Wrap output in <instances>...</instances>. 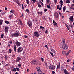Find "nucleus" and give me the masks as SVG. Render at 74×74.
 Masks as SVG:
<instances>
[{"label": "nucleus", "instance_id": "nucleus-24", "mask_svg": "<svg viewBox=\"0 0 74 74\" xmlns=\"http://www.w3.org/2000/svg\"><path fill=\"white\" fill-rule=\"evenodd\" d=\"M14 69V67H11V70L12 71H13Z\"/></svg>", "mask_w": 74, "mask_h": 74}, {"label": "nucleus", "instance_id": "nucleus-23", "mask_svg": "<svg viewBox=\"0 0 74 74\" xmlns=\"http://www.w3.org/2000/svg\"><path fill=\"white\" fill-rule=\"evenodd\" d=\"M11 37H15V33H13L11 35Z\"/></svg>", "mask_w": 74, "mask_h": 74}, {"label": "nucleus", "instance_id": "nucleus-22", "mask_svg": "<svg viewBox=\"0 0 74 74\" xmlns=\"http://www.w3.org/2000/svg\"><path fill=\"white\" fill-rule=\"evenodd\" d=\"M31 1V2H32L33 4H34L36 1V0H32Z\"/></svg>", "mask_w": 74, "mask_h": 74}, {"label": "nucleus", "instance_id": "nucleus-36", "mask_svg": "<svg viewBox=\"0 0 74 74\" xmlns=\"http://www.w3.org/2000/svg\"><path fill=\"white\" fill-rule=\"evenodd\" d=\"M26 0L27 4H29V0Z\"/></svg>", "mask_w": 74, "mask_h": 74}, {"label": "nucleus", "instance_id": "nucleus-39", "mask_svg": "<svg viewBox=\"0 0 74 74\" xmlns=\"http://www.w3.org/2000/svg\"><path fill=\"white\" fill-rule=\"evenodd\" d=\"M57 0H54V3H55V4H56L57 3Z\"/></svg>", "mask_w": 74, "mask_h": 74}, {"label": "nucleus", "instance_id": "nucleus-15", "mask_svg": "<svg viewBox=\"0 0 74 74\" xmlns=\"http://www.w3.org/2000/svg\"><path fill=\"white\" fill-rule=\"evenodd\" d=\"M36 68L38 71L39 72H41V68L40 67H37Z\"/></svg>", "mask_w": 74, "mask_h": 74}, {"label": "nucleus", "instance_id": "nucleus-61", "mask_svg": "<svg viewBox=\"0 0 74 74\" xmlns=\"http://www.w3.org/2000/svg\"><path fill=\"white\" fill-rule=\"evenodd\" d=\"M58 9L59 10H62V7Z\"/></svg>", "mask_w": 74, "mask_h": 74}, {"label": "nucleus", "instance_id": "nucleus-5", "mask_svg": "<svg viewBox=\"0 0 74 74\" xmlns=\"http://www.w3.org/2000/svg\"><path fill=\"white\" fill-rule=\"evenodd\" d=\"M49 69L51 70H53L55 69V66L54 65H51L49 67Z\"/></svg>", "mask_w": 74, "mask_h": 74}, {"label": "nucleus", "instance_id": "nucleus-30", "mask_svg": "<svg viewBox=\"0 0 74 74\" xmlns=\"http://www.w3.org/2000/svg\"><path fill=\"white\" fill-rule=\"evenodd\" d=\"M12 52V50H11V49H10L9 50V53H11Z\"/></svg>", "mask_w": 74, "mask_h": 74}, {"label": "nucleus", "instance_id": "nucleus-20", "mask_svg": "<svg viewBox=\"0 0 74 74\" xmlns=\"http://www.w3.org/2000/svg\"><path fill=\"white\" fill-rule=\"evenodd\" d=\"M63 12H64L66 11V7L64 6L63 8Z\"/></svg>", "mask_w": 74, "mask_h": 74}, {"label": "nucleus", "instance_id": "nucleus-52", "mask_svg": "<svg viewBox=\"0 0 74 74\" xmlns=\"http://www.w3.org/2000/svg\"><path fill=\"white\" fill-rule=\"evenodd\" d=\"M18 67H21V64H18Z\"/></svg>", "mask_w": 74, "mask_h": 74}, {"label": "nucleus", "instance_id": "nucleus-26", "mask_svg": "<svg viewBox=\"0 0 74 74\" xmlns=\"http://www.w3.org/2000/svg\"><path fill=\"white\" fill-rule=\"evenodd\" d=\"M66 27L67 28L68 30H69V29H70V27H69V25H67L66 24Z\"/></svg>", "mask_w": 74, "mask_h": 74}, {"label": "nucleus", "instance_id": "nucleus-62", "mask_svg": "<svg viewBox=\"0 0 74 74\" xmlns=\"http://www.w3.org/2000/svg\"><path fill=\"white\" fill-rule=\"evenodd\" d=\"M61 7H62L63 6V3H60Z\"/></svg>", "mask_w": 74, "mask_h": 74}, {"label": "nucleus", "instance_id": "nucleus-28", "mask_svg": "<svg viewBox=\"0 0 74 74\" xmlns=\"http://www.w3.org/2000/svg\"><path fill=\"white\" fill-rule=\"evenodd\" d=\"M14 2H15V3H17V4L19 3V1L17 0H14Z\"/></svg>", "mask_w": 74, "mask_h": 74}, {"label": "nucleus", "instance_id": "nucleus-56", "mask_svg": "<svg viewBox=\"0 0 74 74\" xmlns=\"http://www.w3.org/2000/svg\"><path fill=\"white\" fill-rule=\"evenodd\" d=\"M27 36L26 35H24V37L25 38H27Z\"/></svg>", "mask_w": 74, "mask_h": 74}, {"label": "nucleus", "instance_id": "nucleus-12", "mask_svg": "<svg viewBox=\"0 0 74 74\" xmlns=\"http://www.w3.org/2000/svg\"><path fill=\"white\" fill-rule=\"evenodd\" d=\"M53 24L54 26H58V24H57V23L55 21V20H54L53 21Z\"/></svg>", "mask_w": 74, "mask_h": 74}, {"label": "nucleus", "instance_id": "nucleus-55", "mask_svg": "<svg viewBox=\"0 0 74 74\" xmlns=\"http://www.w3.org/2000/svg\"><path fill=\"white\" fill-rule=\"evenodd\" d=\"M71 7H74V4H72L71 5Z\"/></svg>", "mask_w": 74, "mask_h": 74}, {"label": "nucleus", "instance_id": "nucleus-29", "mask_svg": "<svg viewBox=\"0 0 74 74\" xmlns=\"http://www.w3.org/2000/svg\"><path fill=\"white\" fill-rule=\"evenodd\" d=\"M71 50H70L69 51L67 52L66 54L67 55H68L69 54V53H70V52H71Z\"/></svg>", "mask_w": 74, "mask_h": 74}, {"label": "nucleus", "instance_id": "nucleus-46", "mask_svg": "<svg viewBox=\"0 0 74 74\" xmlns=\"http://www.w3.org/2000/svg\"><path fill=\"white\" fill-rule=\"evenodd\" d=\"M5 23H6L7 24H8L9 23V22L7 21H5Z\"/></svg>", "mask_w": 74, "mask_h": 74}, {"label": "nucleus", "instance_id": "nucleus-17", "mask_svg": "<svg viewBox=\"0 0 74 74\" xmlns=\"http://www.w3.org/2000/svg\"><path fill=\"white\" fill-rule=\"evenodd\" d=\"M57 69H59V68H60V63H59L58 65H57Z\"/></svg>", "mask_w": 74, "mask_h": 74}, {"label": "nucleus", "instance_id": "nucleus-2", "mask_svg": "<svg viewBox=\"0 0 74 74\" xmlns=\"http://www.w3.org/2000/svg\"><path fill=\"white\" fill-rule=\"evenodd\" d=\"M27 23L28 26L31 28V27L33 26L32 23L30 20H29L28 21H27Z\"/></svg>", "mask_w": 74, "mask_h": 74}, {"label": "nucleus", "instance_id": "nucleus-31", "mask_svg": "<svg viewBox=\"0 0 74 74\" xmlns=\"http://www.w3.org/2000/svg\"><path fill=\"white\" fill-rule=\"evenodd\" d=\"M38 7H39L40 8H41V7H42L41 5V4H39V3H38Z\"/></svg>", "mask_w": 74, "mask_h": 74}, {"label": "nucleus", "instance_id": "nucleus-38", "mask_svg": "<svg viewBox=\"0 0 74 74\" xmlns=\"http://www.w3.org/2000/svg\"><path fill=\"white\" fill-rule=\"evenodd\" d=\"M45 33L46 34L48 33V30H46Z\"/></svg>", "mask_w": 74, "mask_h": 74}, {"label": "nucleus", "instance_id": "nucleus-11", "mask_svg": "<svg viewBox=\"0 0 74 74\" xmlns=\"http://www.w3.org/2000/svg\"><path fill=\"white\" fill-rule=\"evenodd\" d=\"M64 74H70L67 71V69H64Z\"/></svg>", "mask_w": 74, "mask_h": 74}, {"label": "nucleus", "instance_id": "nucleus-44", "mask_svg": "<svg viewBox=\"0 0 74 74\" xmlns=\"http://www.w3.org/2000/svg\"><path fill=\"white\" fill-rule=\"evenodd\" d=\"M50 54H51V55H52V56L53 57V53H52V52H50Z\"/></svg>", "mask_w": 74, "mask_h": 74}, {"label": "nucleus", "instance_id": "nucleus-54", "mask_svg": "<svg viewBox=\"0 0 74 74\" xmlns=\"http://www.w3.org/2000/svg\"><path fill=\"white\" fill-rule=\"evenodd\" d=\"M9 43L10 44H12V41H10L9 42Z\"/></svg>", "mask_w": 74, "mask_h": 74}, {"label": "nucleus", "instance_id": "nucleus-33", "mask_svg": "<svg viewBox=\"0 0 74 74\" xmlns=\"http://www.w3.org/2000/svg\"><path fill=\"white\" fill-rule=\"evenodd\" d=\"M69 26L70 27H71V28H72V27H73V25H69Z\"/></svg>", "mask_w": 74, "mask_h": 74}, {"label": "nucleus", "instance_id": "nucleus-4", "mask_svg": "<svg viewBox=\"0 0 74 74\" xmlns=\"http://www.w3.org/2000/svg\"><path fill=\"white\" fill-rule=\"evenodd\" d=\"M9 27L8 26H6L5 27L4 31L5 33H8V29Z\"/></svg>", "mask_w": 74, "mask_h": 74}, {"label": "nucleus", "instance_id": "nucleus-58", "mask_svg": "<svg viewBox=\"0 0 74 74\" xmlns=\"http://www.w3.org/2000/svg\"><path fill=\"white\" fill-rule=\"evenodd\" d=\"M10 12L11 13H12V14L14 13V12L12 10H11V11H10Z\"/></svg>", "mask_w": 74, "mask_h": 74}, {"label": "nucleus", "instance_id": "nucleus-64", "mask_svg": "<svg viewBox=\"0 0 74 74\" xmlns=\"http://www.w3.org/2000/svg\"><path fill=\"white\" fill-rule=\"evenodd\" d=\"M46 67L47 68V69H48V66L47 65H46Z\"/></svg>", "mask_w": 74, "mask_h": 74}, {"label": "nucleus", "instance_id": "nucleus-37", "mask_svg": "<svg viewBox=\"0 0 74 74\" xmlns=\"http://www.w3.org/2000/svg\"><path fill=\"white\" fill-rule=\"evenodd\" d=\"M40 59H41V60L42 61V62H44V58L41 57L40 58Z\"/></svg>", "mask_w": 74, "mask_h": 74}, {"label": "nucleus", "instance_id": "nucleus-16", "mask_svg": "<svg viewBox=\"0 0 74 74\" xmlns=\"http://www.w3.org/2000/svg\"><path fill=\"white\" fill-rule=\"evenodd\" d=\"M21 58H20V57H18L17 58L16 62H19V60H21Z\"/></svg>", "mask_w": 74, "mask_h": 74}, {"label": "nucleus", "instance_id": "nucleus-8", "mask_svg": "<svg viewBox=\"0 0 74 74\" xmlns=\"http://www.w3.org/2000/svg\"><path fill=\"white\" fill-rule=\"evenodd\" d=\"M58 15H59V14H58V13L56 12H55L54 14V16H55V18H58Z\"/></svg>", "mask_w": 74, "mask_h": 74}, {"label": "nucleus", "instance_id": "nucleus-50", "mask_svg": "<svg viewBox=\"0 0 74 74\" xmlns=\"http://www.w3.org/2000/svg\"><path fill=\"white\" fill-rule=\"evenodd\" d=\"M48 11V10L47 9H45L44 10V11L45 12H46V11Z\"/></svg>", "mask_w": 74, "mask_h": 74}, {"label": "nucleus", "instance_id": "nucleus-42", "mask_svg": "<svg viewBox=\"0 0 74 74\" xmlns=\"http://www.w3.org/2000/svg\"><path fill=\"white\" fill-rule=\"evenodd\" d=\"M16 69L17 70V71H19V69L18 68H16Z\"/></svg>", "mask_w": 74, "mask_h": 74}, {"label": "nucleus", "instance_id": "nucleus-51", "mask_svg": "<svg viewBox=\"0 0 74 74\" xmlns=\"http://www.w3.org/2000/svg\"><path fill=\"white\" fill-rule=\"evenodd\" d=\"M22 9H23H23H24V7H23V4H22Z\"/></svg>", "mask_w": 74, "mask_h": 74}, {"label": "nucleus", "instance_id": "nucleus-59", "mask_svg": "<svg viewBox=\"0 0 74 74\" xmlns=\"http://www.w3.org/2000/svg\"><path fill=\"white\" fill-rule=\"evenodd\" d=\"M55 71H53L52 72V74H55Z\"/></svg>", "mask_w": 74, "mask_h": 74}, {"label": "nucleus", "instance_id": "nucleus-41", "mask_svg": "<svg viewBox=\"0 0 74 74\" xmlns=\"http://www.w3.org/2000/svg\"><path fill=\"white\" fill-rule=\"evenodd\" d=\"M47 8H49V9H50V8H51V6H50V5H47Z\"/></svg>", "mask_w": 74, "mask_h": 74}, {"label": "nucleus", "instance_id": "nucleus-43", "mask_svg": "<svg viewBox=\"0 0 74 74\" xmlns=\"http://www.w3.org/2000/svg\"><path fill=\"white\" fill-rule=\"evenodd\" d=\"M1 37L2 38H3L4 37V35H3V34H1Z\"/></svg>", "mask_w": 74, "mask_h": 74}, {"label": "nucleus", "instance_id": "nucleus-14", "mask_svg": "<svg viewBox=\"0 0 74 74\" xmlns=\"http://www.w3.org/2000/svg\"><path fill=\"white\" fill-rule=\"evenodd\" d=\"M18 22H19V23L20 25H21V26L23 25V23H22V22L21 21V20L19 19Z\"/></svg>", "mask_w": 74, "mask_h": 74}, {"label": "nucleus", "instance_id": "nucleus-49", "mask_svg": "<svg viewBox=\"0 0 74 74\" xmlns=\"http://www.w3.org/2000/svg\"><path fill=\"white\" fill-rule=\"evenodd\" d=\"M40 3L42 5H44V4H43V3L41 1H40Z\"/></svg>", "mask_w": 74, "mask_h": 74}, {"label": "nucleus", "instance_id": "nucleus-45", "mask_svg": "<svg viewBox=\"0 0 74 74\" xmlns=\"http://www.w3.org/2000/svg\"><path fill=\"white\" fill-rule=\"evenodd\" d=\"M13 71H16V68H14Z\"/></svg>", "mask_w": 74, "mask_h": 74}, {"label": "nucleus", "instance_id": "nucleus-53", "mask_svg": "<svg viewBox=\"0 0 74 74\" xmlns=\"http://www.w3.org/2000/svg\"><path fill=\"white\" fill-rule=\"evenodd\" d=\"M17 4L19 6H21V4L19 2H18Z\"/></svg>", "mask_w": 74, "mask_h": 74}, {"label": "nucleus", "instance_id": "nucleus-34", "mask_svg": "<svg viewBox=\"0 0 74 74\" xmlns=\"http://www.w3.org/2000/svg\"><path fill=\"white\" fill-rule=\"evenodd\" d=\"M49 3V0H46V3L47 4H48Z\"/></svg>", "mask_w": 74, "mask_h": 74}, {"label": "nucleus", "instance_id": "nucleus-18", "mask_svg": "<svg viewBox=\"0 0 74 74\" xmlns=\"http://www.w3.org/2000/svg\"><path fill=\"white\" fill-rule=\"evenodd\" d=\"M3 20H0V26H1L2 24L3 23Z\"/></svg>", "mask_w": 74, "mask_h": 74}, {"label": "nucleus", "instance_id": "nucleus-13", "mask_svg": "<svg viewBox=\"0 0 74 74\" xmlns=\"http://www.w3.org/2000/svg\"><path fill=\"white\" fill-rule=\"evenodd\" d=\"M31 64H33L34 65H35L36 64V61L34 60L31 62Z\"/></svg>", "mask_w": 74, "mask_h": 74}, {"label": "nucleus", "instance_id": "nucleus-7", "mask_svg": "<svg viewBox=\"0 0 74 74\" xmlns=\"http://www.w3.org/2000/svg\"><path fill=\"white\" fill-rule=\"evenodd\" d=\"M14 34L15 37H19V36H21L20 33L18 32H16L14 33Z\"/></svg>", "mask_w": 74, "mask_h": 74}, {"label": "nucleus", "instance_id": "nucleus-10", "mask_svg": "<svg viewBox=\"0 0 74 74\" xmlns=\"http://www.w3.org/2000/svg\"><path fill=\"white\" fill-rule=\"evenodd\" d=\"M16 45L17 47H19L21 45V43L20 42L17 41L16 43Z\"/></svg>", "mask_w": 74, "mask_h": 74}, {"label": "nucleus", "instance_id": "nucleus-47", "mask_svg": "<svg viewBox=\"0 0 74 74\" xmlns=\"http://www.w3.org/2000/svg\"><path fill=\"white\" fill-rule=\"evenodd\" d=\"M40 29H44V27L42 26H40Z\"/></svg>", "mask_w": 74, "mask_h": 74}, {"label": "nucleus", "instance_id": "nucleus-32", "mask_svg": "<svg viewBox=\"0 0 74 74\" xmlns=\"http://www.w3.org/2000/svg\"><path fill=\"white\" fill-rule=\"evenodd\" d=\"M43 13H42V12H38V14H40V15H42V14Z\"/></svg>", "mask_w": 74, "mask_h": 74}, {"label": "nucleus", "instance_id": "nucleus-3", "mask_svg": "<svg viewBox=\"0 0 74 74\" xmlns=\"http://www.w3.org/2000/svg\"><path fill=\"white\" fill-rule=\"evenodd\" d=\"M34 34L35 37H39V34L38 32H34Z\"/></svg>", "mask_w": 74, "mask_h": 74}, {"label": "nucleus", "instance_id": "nucleus-27", "mask_svg": "<svg viewBox=\"0 0 74 74\" xmlns=\"http://www.w3.org/2000/svg\"><path fill=\"white\" fill-rule=\"evenodd\" d=\"M66 3H68V4H69L70 3V0H66Z\"/></svg>", "mask_w": 74, "mask_h": 74}, {"label": "nucleus", "instance_id": "nucleus-6", "mask_svg": "<svg viewBox=\"0 0 74 74\" xmlns=\"http://www.w3.org/2000/svg\"><path fill=\"white\" fill-rule=\"evenodd\" d=\"M23 49L21 47H19L17 49V51L18 52V53H21V52L22 51Z\"/></svg>", "mask_w": 74, "mask_h": 74}, {"label": "nucleus", "instance_id": "nucleus-60", "mask_svg": "<svg viewBox=\"0 0 74 74\" xmlns=\"http://www.w3.org/2000/svg\"><path fill=\"white\" fill-rule=\"evenodd\" d=\"M57 9H59V6H57Z\"/></svg>", "mask_w": 74, "mask_h": 74}, {"label": "nucleus", "instance_id": "nucleus-9", "mask_svg": "<svg viewBox=\"0 0 74 74\" xmlns=\"http://www.w3.org/2000/svg\"><path fill=\"white\" fill-rule=\"evenodd\" d=\"M69 19L70 20V22H73L74 21V17L73 16H71L69 18Z\"/></svg>", "mask_w": 74, "mask_h": 74}, {"label": "nucleus", "instance_id": "nucleus-40", "mask_svg": "<svg viewBox=\"0 0 74 74\" xmlns=\"http://www.w3.org/2000/svg\"><path fill=\"white\" fill-rule=\"evenodd\" d=\"M9 18H13L12 15H9Z\"/></svg>", "mask_w": 74, "mask_h": 74}, {"label": "nucleus", "instance_id": "nucleus-63", "mask_svg": "<svg viewBox=\"0 0 74 74\" xmlns=\"http://www.w3.org/2000/svg\"><path fill=\"white\" fill-rule=\"evenodd\" d=\"M70 60L69 59H68L67 60V62H70Z\"/></svg>", "mask_w": 74, "mask_h": 74}, {"label": "nucleus", "instance_id": "nucleus-21", "mask_svg": "<svg viewBox=\"0 0 74 74\" xmlns=\"http://www.w3.org/2000/svg\"><path fill=\"white\" fill-rule=\"evenodd\" d=\"M62 54L63 55H66V51H62Z\"/></svg>", "mask_w": 74, "mask_h": 74}, {"label": "nucleus", "instance_id": "nucleus-19", "mask_svg": "<svg viewBox=\"0 0 74 74\" xmlns=\"http://www.w3.org/2000/svg\"><path fill=\"white\" fill-rule=\"evenodd\" d=\"M51 51L52 52H53L54 53H56V51H55L53 49L51 48Z\"/></svg>", "mask_w": 74, "mask_h": 74}, {"label": "nucleus", "instance_id": "nucleus-57", "mask_svg": "<svg viewBox=\"0 0 74 74\" xmlns=\"http://www.w3.org/2000/svg\"><path fill=\"white\" fill-rule=\"evenodd\" d=\"M70 8H71V9H72V10H74V8H73V7H72L71 6V7Z\"/></svg>", "mask_w": 74, "mask_h": 74}, {"label": "nucleus", "instance_id": "nucleus-1", "mask_svg": "<svg viewBox=\"0 0 74 74\" xmlns=\"http://www.w3.org/2000/svg\"><path fill=\"white\" fill-rule=\"evenodd\" d=\"M63 44L62 48L63 49H67L68 48V46L67 44H66V42L65 41V39H63L62 40Z\"/></svg>", "mask_w": 74, "mask_h": 74}, {"label": "nucleus", "instance_id": "nucleus-25", "mask_svg": "<svg viewBox=\"0 0 74 74\" xmlns=\"http://www.w3.org/2000/svg\"><path fill=\"white\" fill-rule=\"evenodd\" d=\"M26 12L28 13V14H29L30 13V12H29V10L27 9L25 10Z\"/></svg>", "mask_w": 74, "mask_h": 74}, {"label": "nucleus", "instance_id": "nucleus-48", "mask_svg": "<svg viewBox=\"0 0 74 74\" xmlns=\"http://www.w3.org/2000/svg\"><path fill=\"white\" fill-rule=\"evenodd\" d=\"M60 4H63V1H62V0H61L60 1Z\"/></svg>", "mask_w": 74, "mask_h": 74}, {"label": "nucleus", "instance_id": "nucleus-35", "mask_svg": "<svg viewBox=\"0 0 74 74\" xmlns=\"http://www.w3.org/2000/svg\"><path fill=\"white\" fill-rule=\"evenodd\" d=\"M14 49L15 51V52H16V47H14Z\"/></svg>", "mask_w": 74, "mask_h": 74}]
</instances>
